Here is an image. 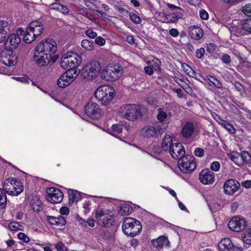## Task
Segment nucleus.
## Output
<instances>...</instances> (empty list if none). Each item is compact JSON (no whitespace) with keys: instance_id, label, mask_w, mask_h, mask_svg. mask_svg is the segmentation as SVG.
I'll return each instance as SVG.
<instances>
[{"instance_id":"18","label":"nucleus","mask_w":251,"mask_h":251,"mask_svg":"<svg viewBox=\"0 0 251 251\" xmlns=\"http://www.w3.org/2000/svg\"><path fill=\"white\" fill-rule=\"evenodd\" d=\"M218 247L221 251H242L241 248L233 245L229 238L222 239L218 244Z\"/></svg>"},{"instance_id":"7","label":"nucleus","mask_w":251,"mask_h":251,"mask_svg":"<svg viewBox=\"0 0 251 251\" xmlns=\"http://www.w3.org/2000/svg\"><path fill=\"white\" fill-rule=\"evenodd\" d=\"M101 69L100 63L97 61H92L82 69L81 75L83 78L92 80L98 75Z\"/></svg>"},{"instance_id":"62","label":"nucleus","mask_w":251,"mask_h":251,"mask_svg":"<svg viewBox=\"0 0 251 251\" xmlns=\"http://www.w3.org/2000/svg\"><path fill=\"white\" fill-rule=\"evenodd\" d=\"M60 212L62 215H68L69 213V209L66 206H62L60 209Z\"/></svg>"},{"instance_id":"34","label":"nucleus","mask_w":251,"mask_h":251,"mask_svg":"<svg viewBox=\"0 0 251 251\" xmlns=\"http://www.w3.org/2000/svg\"><path fill=\"white\" fill-rule=\"evenodd\" d=\"M217 116L218 119L216 120L219 125L226 129L230 133L234 134L236 130L231 124L227 121L221 119L219 116L217 115Z\"/></svg>"},{"instance_id":"55","label":"nucleus","mask_w":251,"mask_h":251,"mask_svg":"<svg viewBox=\"0 0 251 251\" xmlns=\"http://www.w3.org/2000/svg\"><path fill=\"white\" fill-rule=\"evenodd\" d=\"M95 41L96 44L99 46H103L105 44V39L100 36L96 37Z\"/></svg>"},{"instance_id":"42","label":"nucleus","mask_w":251,"mask_h":251,"mask_svg":"<svg viewBox=\"0 0 251 251\" xmlns=\"http://www.w3.org/2000/svg\"><path fill=\"white\" fill-rule=\"evenodd\" d=\"M122 131V128L121 126L118 124L112 125L111 129V134L115 137H117V134L121 133Z\"/></svg>"},{"instance_id":"5","label":"nucleus","mask_w":251,"mask_h":251,"mask_svg":"<svg viewBox=\"0 0 251 251\" xmlns=\"http://www.w3.org/2000/svg\"><path fill=\"white\" fill-rule=\"evenodd\" d=\"M142 228L141 223L132 218H126L123 223L122 229L124 232L131 237L137 235L141 232Z\"/></svg>"},{"instance_id":"54","label":"nucleus","mask_w":251,"mask_h":251,"mask_svg":"<svg viewBox=\"0 0 251 251\" xmlns=\"http://www.w3.org/2000/svg\"><path fill=\"white\" fill-rule=\"evenodd\" d=\"M204 150L201 148H197L194 151V154L198 157H202L204 154Z\"/></svg>"},{"instance_id":"15","label":"nucleus","mask_w":251,"mask_h":251,"mask_svg":"<svg viewBox=\"0 0 251 251\" xmlns=\"http://www.w3.org/2000/svg\"><path fill=\"white\" fill-rule=\"evenodd\" d=\"M47 193V200L52 203H59L63 199V193L58 189L54 187L48 188Z\"/></svg>"},{"instance_id":"49","label":"nucleus","mask_w":251,"mask_h":251,"mask_svg":"<svg viewBox=\"0 0 251 251\" xmlns=\"http://www.w3.org/2000/svg\"><path fill=\"white\" fill-rule=\"evenodd\" d=\"M18 237L20 240L24 241L25 243H28L30 241L29 237L22 232L18 233Z\"/></svg>"},{"instance_id":"56","label":"nucleus","mask_w":251,"mask_h":251,"mask_svg":"<svg viewBox=\"0 0 251 251\" xmlns=\"http://www.w3.org/2000/svg\"><path fill=\"white\" fill-rule=\"evenodd\" d=\"M57 11L64 14H67L69 12V9L66 6L62 4H61L60 6H59V8Z\"/></svg>"},{"instance_id":"40","label":"nucleus","mask_w":251,"mask_h":251,"mask_svg":"<svg viewBox=\"0 0 251 251\" xmlns=\"http://www.w3.org/2000/svg\"><path fill=\"white\" fill-rule=\"evenodd\" d=\"M243 242L248 245H251V226L248 228L242 236Z\"/></svg>"},{"instance_id":"8","label":"nucleus","mask_w":251,"mask_h":251,"mask_svg":"<svg viewBox=\"0 0 251 251\" xmlns=\"http://www.w3.org/2000/svg\"><path fill=\"white\" fill-rule=\"evenodd\" d=\"M113 216V212L108 209H98L95 213L98 224L103 226H110L114 221Z\"/></svg>"},{"instance_id":"26","label":"nucleus","mask_w":251,"mask_h":251,"mask_svg":"<svg viewBox=\"0 0 251 251\" xmlns=\"http://www.w3.org/2000/svg\"><path fill=\"white\" fill-rule=\"evenodd\" d=\"M28 28V30L37 37L41 34L44 29L43 25L37 21L31 22Z\"/></svg>"},{"instance_id":"43","label":"nucleus","mask_w":251,"mask_h":251,"mask_svg":"<svg viewBox=\"0 0 251 251\" xmlns=\"http://www.w3.org/2000/svg\"><path fill=\"white\" fill-rule=\"evenodd\" d=\"M81 45L83 48L88 50H92L93 49V43L88 40H83Z\"/></svg>"},{"instance_id":"9","label":"nucleus","mask_w":251,"mask_h":251,"mask_svg":"<svg viewBox=\"0 0 251 251\" xmlns=\"http://www.w3.org/2000/svg\"><path fill=\"white\" fill-rule=\"evenodd\" d=\"M57 50L56 44L52 39H48L39 43L35 47L37 52L52 55Z\"/></svg>"},{"instance_id":"2","label":"nucleus","mask_w":251,"mask_h":251,"mask_svg":"<svg viewBox=\"0 0 251 251\" xmlns=\"http://www.w3.org/2000/svg\"><path fill=\"white\" fill-rule=\"evenodd\" d=\"M119 113L120 116L130 121H134L142 116L140 106L136 104L122 106L119 109Z\"/></svg>"},{"instance_id":"52","label":"nucleus","mask_w":251,"mask_h":251,"mask_svg":"<svg viewBox=\"0 0 251 251\" xmlns=\"http://www.w3.org/2000/svg\"><path fill=\"white\" fill-rule=\"evenodd\" d=\"M85 34L88 37L92 39L95 38L97 36V33L96 32H94L91 29H89L87 30L85 32Z\"/></svg>"},{"instance_id":"60","label":"nucleus","mask_w":251,"mask_h":251,"mask_svg":"<svg viewBox=\"0 0 251 251\" xmlns=\"http://www.w3.org/2000/svg\"><path fill=\"white\" fill-rule=\"evenodd\" d=\"M234 86L236 90L239 92L242 91L244 89V86L241 83L237 81L235 82Z\"/></svg>"},{"instance_id":"10","label":"nucleus","mask_w":251,"mask_h":251,"mask_svg":"<svg viewBox=\"0 0 251 251\" xmlns=\"http://www.w3.org/2000/svg\"><path fill=\"white\" fill-rule=\"evenodd\" d=\"M178 166L182 172L189 174L195 170L196 163L193 156L187 155L179 159L178 162Z\"/></svg>"},{"instance_id":"36","label":"nucleus","mask_w":251,"mask_h":251,"mask_svg":"<svg viewBox=\"0 0 251 251\" xmlns=\"http://www.w3.org/2000/svg\"><path fill=\"white\" fill-rule=\"evenodd\" d=\"M68 193L70 201L77 202L80 198V193L77 191L69 189Z\"/></svg>"},{"instance_id":"25","label":"nucleus","mask_w":251,"mask_h":251,"mask_svg":"<svg viewBox=\"0 0 251 251\" xmlns=\"http://www.w3.org/2000/svg\"><path fill=\"white\" fill-rule=\"evenodd\" d=\"M189 33L191 38L196 40H200L203 36L202 29L196 25L191 26L189 28Z\"/></svg>"},{"instance_id":"27","label":"nucleus","mask_w":251,"mask_h":251,"mask_svg":"<svg viewBox=\"0 0 251 251\" xmlns=\"http://www.w3.org/2000/svg\"><path fill=\"white\" fill-rule=\"evenodd\" d=\"M21 42V38L18 34H12L7 39L5 45L10 46L11 50L16 49Z\"/></svg>"},{"instance_id":"61","label":"nucleus","mask_w":251,"mask_h":251,"mask_svg":"<svg viewBox=\"0 0 251 251\" xmlns=\"http://www.w3.org/2000/svg\"><path fill=\"white\" fill-rule=\"evenodd\" d=\"M169 34L173 37H176L178 35L179 32L176 28H171L169 30Z\"/></svg>"},{"instance_id":"58","label":"nucleus","mask_w":251,"mask_h":251,"mask_svg":"<svg viewBox=\"0 0 251 251\" xmlns=\"http://www.w3.org/2000/svg\"><path fill=\"white\" fill-rule=\"evenodd\" d=\"M13 78L18 81L24 83H28V80L26 76H19V77H13Z\"/></svg>"},{"instance_id":"22","label":"nucleus","mask_w":251,"mask_h":251,"mask_svg":"<svg viewBox=\"0 0 251 251\" xmlns=\"http://www.w3.org/2000/svg\"><path fill=\"white\" fill-rule=\"evenodd\" d=\"M214 173L208 169L203 170L200 173L199 179L203 184H210L214 181Z\"/></svg>"},{"instance_id":"20","label":"nucleus","mask_w":251,"mask_h":251,"mask_svg":"<svg viewBox=\"0 0 251 251\" xmlns=\"http://www.w3.org/2000/svg\"><path fill=\"white\" fill-rule=\"evenodd\" d=\"M169 152L174 158L177 159L178 160L185 156V153L183 146L179 143H176L172 145V147L170 149Z\"/></svg>"},{"instance_id":"31","label":"nucleus","mask_w":251,"mask_h":251,"mask_svg":"<svg viewBox=\"0 0 251 251\" xmlns=\"http://www.w3.org/2000/svg\"><path fill=\"white\" fill-rule=\"evenodd\" d=\"M47 219L50 224L55 225L57 226L61 227L64 226L66 224L65 218L62 216H59L58 217L48 216L47 217Z\"/></svg>"},{"instance_id":"1","label":"nucleus","mask_w":251,"mask_h":251,"mask_svg":"<svg viewBox=\"0 0 251 251\" xmlns=\"http://www.w3.org/2000/svg\"><path fill=\"white\" fill-rule=\"evenodd\" d=\"M123 68L116 63L107 65L100 72V77L103 80L113 81L119 79L122 75Z\"/></svg>"},{"instance_id":"48","label":"nucleus","mask_w":251,"mask_h":251,"mask_svg":"<svg viewBox=\"0 0 251 251\" xmlns=\"http://www.w3.org/2000/svg\"><path fill=\"white\" fill-rule=\"evenodd\" d=\"M221 60L224 63L226 64H229L231 62L230 56L226 53H224L222 55L221 58Z\"/></svg>"},{"instance_id":"4","label":"nucleus","mask_w":251,"mask_h":251,"mask_svg":"<svg viewBox=\"0 0 251 251\" xmlns=\"http://www.w3.org/2000/svg\"><path fill=\"white\" fill-rule=\"evenodd\" d=\"M82 58L80 55L74 53L72 52H68L64 54L61 57L60 66L64 69L77 70L78 66L81 62Z\"/></svg>"},{"instance_id":"37","label":"nucleus","mask_w":251,"mask_h":251,"mask_svg":"<svg viewBox=\"0 0 251 251\" xmlns=\"http://www.w3.org/2000/svg\"><path fill=\"white\" fill-rule=\"evenodd\" d=\"M207 79L209 81L210 85H213L218 89H222L223 87V84L221 82L216 78L215 76L212 75L206 76Z\"/></svg>"},{"instance_id":"21","label":"nucleus","mask_w":251,"mask_h":251,"mask_svg":"<svg viewBox=\"0 0 251 251\" xmlns=\"http://www.w3.org/2000/svg\"><path fill=\"white\" fill-rule=\"evenodd\" d=\"M234 34L237 36H241L246 33V32L251 34V19L244 20L240 25V26L235 27Z\"/></svg>"},{"instance_id":"45","label":"nucleus","mask_w":251,"mask_h":251,"mask_svg":"<svg viewBox=\"0 0 251 251\" xmlns=\"http://www.w3.org/2000/svg\"><path fill=\"white\" fill-rule=\"evenodd\" d=\"M8 227L11 230L16 231L19 229H21V227H22V226L20 225L17 222H11L8 224Z\"/></svg>"},{"instance_id":"44","label":"nucleus","mask_w":251,"mask_h":251,"mask_svg":"<svg viewBox=\"0 0 251 251\" xmlns=\"http://www.w3.org/2000/svg\"><path fill=\"white\" fill-rule=\"evenodd\" d=\"M128 15L130 20L134 24H139L141 22L142 20L141 18L137 15L131 12H129Z\"/></svg>"},{"instance_id":"30","label":"nucleus","mask_w":251,"mask_h":251,"mask_svg":"<svg viewBox=\"0 0 251 251\" xmlns=\"http://www.w3.org/2000/svg\"><path fill=\"white\" fill-rule=\"evenodd\" d=\"M9 25L5 20L0 21V43L5 40V38L9 30Z\"/></svg>"},{"instance_id":"19","label":"nucleus","mask_w":251,"mask_h":251,"mask_svg":"<svg viewBox=\"0 0 251 251\" xmlns=\"http://www.w3.org/2000/svg\"><path fill=\"white\" fill-rule=\"evenodd\" d=\"M240 183L234 179H229L226 180L224 185L225 193L228 195H231L236 192L240 187Z\"/></svg>"},{"instance_id":"23","label":"nucleus","mask_w":251,"mask_h":251,"mask_svg":"<svg viewBox=\"0 0 251 251\" xmlns=\"http://www.w3.org/2000/svg\"><path fill=\"white\" fill-rule=\"evenodd\" d=\"M41 53L37 52V51L35 50L34 59L36 63L40 66H44L47 65L51 58H53L55 56L52 57L50 55H48L47 53L40 55Z\"/></svg>"},{"instance_id":"33","label":"nucleus","mask_w":251,"mask_h":251,"mask_svg":"<svg viewBox=\"0 0 251 251\" xmlns=\"http://www.w3.org/2000/svg\"><path fill=\"white\" fill-rule=\"evenodd\" d=\"M180 18V15L177 13H172L168 14L164 13L161 16V21L164 23H174Z\"/></svg>"},{"instance_id":"53","label":"nucleus","mask_w":251,"mask_h":251,"mask_svg":"<svg viewBox=\"0 0 251 251\" xmlns=\"http://www.w3.org/2000/svg\"><path fill=\"white\" fill-rule=\"evenodd\" d=\"M55 248L57 251H67V250L64 244L60 242L56 244Z\"/></svg>"},{"instance_id":"11","label":"nucleus","mask_w":251,"mask_h":251,"mask_svg":"<svg viewBox=\"0 0 251 251\" xmlns=\"http://www.w3.org/2000/svg\"><path fill=\"white\" fill-rule=\"evenodd\" d=\"M166 128L162 127V126L157 122L153 125L145 126L142 128L141 134L142 136L148 139H151L157 136V132L160 134L163 133Z\"/></svg>"},{"instance_id":"57","label":"nucleus","mask_w":251,"mask_h":251,"mask_svg":"<svg viewBox=\"0 0 251 251\" xmlns=\"http://www.w3.org/2000/svg\"><path fill=\"white\" fill-rule=\"evenodd\" d=\"M200 17L202 20H207L208 18V14L204 10L201 9L200 11Z\"/></svg>"},{"instance_id":"46","label":"nucleus","mask_w":251,"mask_h":251,"mask_svg":"<svg viewBox=\"0 0 251 251\" xmlns=\"http://www.w3.org/2000/svg\"><path fill=\"white\" fill-rule=\"evenodd\" d=\"M185 66L187 68V69H185L184 66H183V67L184 69H185V72L187 74V75L191 77H195L196 75V72L187 64H185Z\"/></svg>"},{"instance_id":"28","label":"nucleus","mask_w":251,"mask_h":251,"mask_svg":"<svg viewBox=\"0 0 251 251\" xmlns=\"http://www.w3.org/2000/svg\"><path fill=\"white\" fill-rule=\"evenodd\" d=\"M157 111V119L159 122L158 123L162 126V127L166 128V127L163 125V124L161 123L166 121H169L172 116V114L171 112L167 113L162 108H158Z\"/></svg>"},{"instance_id":"64","label":"nucleus","mask_w":251,"mask_h":251,"mask_svg":"<svg viewBox=\"0 0 251 251\" xmlns=\"http://www.w3.org/2000/svg\"><path fill=\"white\" fill-rule=\"evenodd\" d=\"M126 41L131 44V45H133L134 44V42H135V39L134 38V37L132 35H128L126 37Z\"/></svg>"},{"instance_id":"13","label":"nucleus","mask_w":251,"mask_h":251,"mask_svg":"<svg viewBox=\"0 0 251 251\" xmlns=\"http://www.w3.org/2000/svg\"><path fill=\"white\" fill-rule=\"evenodd\" d=\"M230 158L239 166H242L244 163L247 164L251 163V155L245 151H241L240 153L236 151L232 152Z\"/></svg>"},{"instance_id":"24","label":"nucleus","mask_w":251,"mask_h":251,"mask_svg":"<svg viewBox=\"0 0 251 251\" xmlns=\"http://www.w3.org/2000/svg\"><path fill=\"white\" fill-rule=\"evenodd\" d=\"M195 131L194 124L191 122H187L181 130V134L183 137L190 138L192 137Z\"/></svg>"},{"instance_id":"35","label":"nucleus","mask_w":251,"mask_h":251,"mask_svg":"<svg viewBox=\"0 0 251 251\" xmlns=\"http://www.w3.org/2000/svg\"><path fill=\"white\" fill-rule=\"evenodd\" d=\"M172 137L169 135H166L163 139L162 143V149L164 151H169L170 149L173 145Z\"/></svg>"},{"instance_id":"63","label":"nucleus","mask_w":251,"mask_h":251,"mask_svg":"<svg viewBox=\"0 0 251 251\" xmlns=\"http://www.w3.org/2000/svg\"><path fill=\"white\" fill-rule=\"evenodd\" d=\"M242 186L245 188L249 189L251 188V180H247L243 181L242 184Z\"/></svg>"},{"instance_id":"59","label":"nucleus","mask_w":251,"mask_h":251,"mask_svg":"<svg viewBox=\"0 0 251 251\" xmlns=\"http://www.w3.org/2000/svg\"><path fill=\"white\" fill-rule=\"evenodd\" d=\"M239 204L238 202L233 201L230 204V209L232 213H234L239 207Z\"/></svg>"},{"instance_id":"38","label":"nucleus","mask_w":251,"mask_h":251,"mask_svg":"<svg viewBox=\"0 0 251 251\" xmlns=\"http://www.w3.org/2000/svg\"><path fill=\"white\" fill-rule=\"evenodd\" d=\"M132 210V208L128 204H123L120 207L119 214L121 216H126L131 213Z\"/></svg>"},{"instance_id":"29","label":"nucleus","mask_w":251,"mask_h":251,"mask_svg":"<svg viewBox=\"0 0 251 251\" xmlns=\"http://www.w3.org/2000/svg\"><path fill=\"white\" fill-rule=\"evenodd\" d=\"M151 243L154 247L161 249L167 246L169 244V241L167 237L161 236L156 239L152 240Z\"/></svg>"},{"instance_id":"17","label":"nucleus","mask_w":251,"mask_h":251,"mask_svg":"<svg viewBox=\"0 0 251 251\" xmlns=\"http://www.w3.org/2000/svg\"><path fill=\"white\" fill-rule=\"evenodd\" d=\"M17 57L10 50H5L0 53V60L4 65L13 66L16 63Z\"/></svg>"},{"instance_id":"47","label":"nucleus","mask_w":251,"mask_h":251,"mask_svg":"<svg viewBox=\"0 0 251 251\" xmlns=\"http://www.w3.org/2000/svg\"><path fill=\"white\" fill-rule=\"evenodd\" d=\"M243 12L246 15L251 17V3L247 4L243 7Z\"/></svg>"},{"instance_id":"3","label":"nucleus","mask_w":251,"mask_h":251,"mask_svg":"<svg viewBox=\"0 0 251 251\" xmlns=\"http://www.w3.org/2000/svg\"><path fill=\"white\" fill-rule=\"evenodd\" d=\"M115 96V90L109 85L99 87L95 92L96 98L103 105L108 104Z\"/></svg>"},{"instance_id":"32","label":"nucleus","mask_w":251,"mask_h":251,"mask_svg":"<svg viewBox=\"0 0 251 251\" xmlns=\"http://www.w3.org/2000/svg\"><path fill=\"white\" fill-rule=\"evenodd\" d=\"M19 31L20 32V33L22 35H23L24 41L27 44L31 43L34 40H35V38L37 37L36 35H35L34 33H32L28 30V28L26 29V31L22 30V29H19Z\"/></svg>"},{"instance_id":"16","label":"nucleus","mask_w":251,"mask_h":251,"mask_svg":"<svg viewBox=\"0 0 251 251\" xmlns=\"http://www.w3.org/2000/svg\"><path fill=\"white\" fill-rule=\"evenodd\" d=\"M246 226L247 224L245 220L238 217L232 218L228 224L229 229L235 232H240L243 230Z\"/></svg>"},{"instance_id":"50","label":"nucleus","mask_w":251,"mask_h":251,"mask_svg":"<svg viewBox=\"0 0 251 251\" xmlns=\"http://www.w3.org/2000/svg\"><path fill=\"white\" fill-rule=\"evenodd\" d=\"M205 54V50L203 48L198 49L196 52V56L197 58L201 59Z\"/></svg>"},{"instance_id":"6","label":"nucleus","mask_w":251,"mask_h":251,"mask_svg":"<svg viewBox=\"0 0 251 251\" xmlns=\"http://www.w3.org/2000/svg\"><path fill=\"white\" fill-rule=\"evenodd\" d=\"M5 191L11 196H18L24 190V186L19 180L13 178L7 179L3 184Z\"/></svg>"},{"instance_id":"51","label":"nucleus","mask_w":251,"mask_h":251,"mask_svg":"<svg viewBox=\"0 0 251 251\" xmlns=\"http://www.w3.org/2000/svg\"><path fill=\"white\" fill-rule=\"evenodd\" d=\"M220 168V164L218 161L213 162L210 165V169L213 171H218Z\"/></svg>"},{"instance_id":"14","label":"nucleus","mask_w":251,"mask_h":251,"mask_svg":"<svg viewBox=\"0 0 251 251\" xmlns=\"http://www.w3.org/2000/svg\"><path fill=\"white\" fill-rule=\"evenodd\" d=\"M85 113L91 118L98 119L102 115V110L99 104L89 101L85 107Z\"/></svg>"},{"instance_id":"12","label":"nucleus","mask_w":251,"mask_h":251,"mask_svg":"<svg viewBox=\"0 0 251 251\" xmlns=\"http://www.w3.org/2000/svg\"><path fill=\"white\" fill-rule=\"evenodd\" d=\"M78 72L77 70H67L58 79V86L61 88H65L70 85L76 78Z\"/></svg>"},{"instance_id":"41","label":"nucleus","mask_w":251,"mask_h":251,"mask_svg":"<svg viewBox=\"0 0 251 251\" xmlns=\"http://www.w3.org/2000/svg\"><path fill=\"white\" fill-rule=\"evenodd\" d=\"M7 199L5 191L0 188V208H3L6 206Z\"/></svg>"},{"instance_id":"39","label":"nucleus","mask_w":251,"mask_h":251,"mask_svg":"<svg viewBox=\"0 0 251 251\" xmlns=\"http://www.w3.org/2000/svg\"><path fill=\"white\" fill-rule=\"evenodd\" d=\"M148 64L154 70H160L161 62L156 58H153L151 59V60H149L148 62Z\"/></svg>"}]
</instances>
